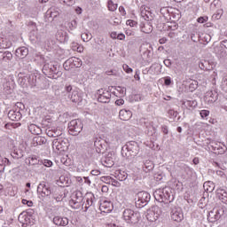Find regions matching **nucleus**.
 <instances>
[{
  "label": "nucleus",
  "instance_id": "obj_35",
  "mask_svg": "<svg viewBox=\"0 0 227 227\" xmlns=\"http://www.w3.org/2000/svg\"><path fill=\"white\" fill-rule=\"evenodd\" d=\"M191 40H192V42H194L195 43H198V42H200V31H198V28H195L192 32Z\"/></svg>",
  "mask_w": 227,
  "mask_h": 227
},
{
  "label": "nucleus",
  "instance_id": "obj_26",
  "mask_svg": "<svg viewBox=\"0 0 227 227\" xmlns=\"http://www.w3.org/2000/svg\"><path fill=\"white\" fill-rule=\"evenodd\" d=\"M153 168H155V165H153V161L150 160H146L144 162V166H143V170L145 173H150V171L153 170Z\"/></svg>",
  "mask_w": 227,
  "mask_h": 227
},
{
  "label": "nucleus",
  "instance_id": "obj_43",
  "mask_svg": "<svg viewBox=\"0 0 227 227\" xmlns=\"http://www.w3.org/2000/svg\"><path fill=\"white\" fill-rule=\"evenodd\" d=\"M91 38H93V36L90 33L82 34V40H83L84 42H90Z\"/></svg>",
  "mask_w": 227,
  "mask_h": 227
},
{
  "label": "nucleus",
  "instance_id": "obj_56",
  "mask_svg": "<svg viewBox=\"0 0 227 227\" xmlns=\"http://www.w3.org/2000/svg\"><path fill=\"white\" fill-rule=\"evenodd\" d=\"M64 4H67V6H72L74 3H75V0H63Z\"/></svg>",
  "mask_w": 227,
  "mask_h": 227
},
{
  "label": "nucleus",
  "instance_id": "obj_24",
  "mask_svg": "<svg viewBox=\"0 0 227 227\" xmlns=\"http://www.w3.org/2000/svg\"><path fill=\"white\" fill-rule=\"evenodd\" d=\"M56 38L59 42L65 43L68 42V35L66 31L59 30L56 34Z\"/></svg>",
  "mask_w": 227,
  "mask_h": 227
},
{
  "label": "nucleus",
  "instance_id": "obj_52",
  "mask_svg": "<svg viewBox=\"0 0 227 227\" xmlns=\"http://www.w3.org/2000/svg\"><path fill=\"white\" fill-rule=\"evenodd\" d=\"M106 75H118V72L116 70H108V71H106Z\"/></svg>",
  "mask_w": 227,
  "mask_h": 227
},
{
  "label": "nucleus",
  "instance_id": "obj_58",
  "mask_svg": "<svg viewBox=\"0 0 227 227\" xmlns=\"http://www.w3.org/2000/svg\"><path fill=\"white\" fill-rule=\"evenodd\" d=\"M164 82L166 86H169L171 84V77L167 76L164 78Z\"/></svg>",
  "mask_w": 227,
  "mask_h": 227
},
{
  "label": "nucleus",
  "instance_id": "obj_11",
  "mask_svg": "<svg viewBox=\"0 0 227 227\" xmlns=\"http://www.w3.org/2000/svg\"><path fill=\"white\" fill-rule=\"evenodd\" d=\"M218 97L219 94H217L215 90H209L206 92L204 96V102H206V104H214V102L217 101Z\"/></svg>",
  "mask_w": 227,
  "mask_h": 227
},
{
  "label": "nucleus",
  "instance_id": "obj_61",
  "mask_svg": "<svg viewBox=\"0 0 227 227\" xmlns=\"http://www.w3.org/2000/svg\"><path fill=\"white\" fill-rule=\"evenodd\" d=\"M118 178L121 182H123V180H127V174L118 175Z\"/></svg>",
  "mask_w": 227,
  "mask_h": 227
},
{
  "label": "nucleus",
  "instance_id": "obj_38",
  "mask_svg": "<svg viewBox=\"0 0 227 227\" xmlns=\"http://www.w3.org/2000/svg\"><path fill=\"white\" fill-rule=\"evenodd\" d=\"M100 210H104V212H111V204L107 201L103 202L100 205Z\"/></svg>",
  "mask_w": 227,
  "mask_h": 227
},
{
  "label": "nucleus",
  "instance_id": "obj_5",
  "mask_svg": "<svg viewBox=\"0 0 227 227\" xmlns=\"http://www.w3.org/2000/svg\"><path fill=\"white\" fill-rule=\"evenodd\" d=\"M224 212H226V208L223 207H215L213 210L209 211L207 219L209 223H216V221L221 219L222 215H224Z\"/></svg>",
  "mask_w": 227,
  "mask_h": 227
},
{
  "label": "nucleus",
  "instance_id": "obj_41",
  "mask_svg": "<svg viewBox=\"0 0 227 227\" xmlns=\"http://www.w3.org/2000/svg\"><path fill=\"white\" fill-rule=\"evenodd\" d=\"M200 39L201 40V42H206V43H208V42H210L211 40V37H210V35L208 34H202L200 36Z\"/></svg>",
  "mask_w": 227,
  "mask_h": 227
},
{
  "label": "nucleus",
  "instance_id": "obj_30",
  "mask_svg": "<svg viewBox=\"0 0 227 227\" xmlns=\"http://www.w3.org/2000/svg\"><path fill=\"white\" fill-rule=\"evenodd\" d=\"M59 15V11L55 7H51L46 12V16L50 19H56Z\"/></svg>",
  "mask_w": 227,
  "mask_h": 227
},
{
  "label": "nucleus",
  "instance_id": "obj_8",
  "mask_svg": "<svg viewBox=\"0 0 227 227\" xmlns=\"http://www.w3.org/2000/svg\"><path fill=\"white\" fill-rule=\"evenodd\" d=\"M37 192L43 197L51 196V194H52V189L51 188V184L44 181L41 182L37 186Z\"/></svg>",
  "mask_w": 227,
  "mask_h": 227
},
{
  "label": "nucleus",
  "instance_id": "obj_10",
  "mask_svg": "<svg viewBox=\"0 0 227 227\" xmlns=\"http://www.w3.org/2000/svg\"><path fill=\"white\" fill-rule=\"evenodd\" d=\"M82 192H77L74 196L73 197V200L69 201V205L73 208H81L82 206V208H84V204H82Z\"/></svg>",
  "mask_w": 227,
  "mask_h": 227
},
{
  "label": "nucleus",
  "instance_id": "obj_22",
  "mask_svg": "<svg viewBox=\"0 0 227 227\" xmlns=\"http://www.w3.org/2000/svg\"><path fill=\"white\" fill-rule=\"evenodd\" d=\"M47 143V138L45 137L36 136L33 138L32 145L33 146H42Z\"/></svg>",
  "mask_w": 227,
  "mask_h": 227
},
{
  "label": "nucleus",
  "instance_id": "obj_28",
  "mask_svg": "<svg viewBox=\"0 0 227 227\" xmlns=\"http://www.w3.org/2000/svg\"><path fill=\"white\" fill-rule=\"evenodd\" d=\"M28 130L31 132V134L35 136H40V134H42V128L38 127L36 124H30L28 126Z\"/></svg>",
  "mask_w": 227,
  "mask_h": 227
},
{
  "label": "nucleus",
  "instance_id": "obj_23",
  "mask_svg": "<svg viewBox=\"0 0 227 227\" xmlns=\"http://www.w3.org/2000/svg\"><path fill=\"white\" fill-rule=\"evenodd\" d=\"M13 59V54L10 51H0V61H12Z\"/></svg>",
  "mask_w": 227,
  "mask_h": 227
},
{
  "label": "nucleus",
  "instance_id": "obj_34",
  "mask_svg": "<svg viewBox=\"0 0 227 227\" xmlns=\"http://www.w3.org/2000/svg\"><path fill=\"white\" fill-rule=\"evenodd\" d=\"M140 10H141L140 12L141 17H143L145 20H150V15H151L150 11L146 10V7L145 6H142Z\"/></svg>",
  "mask_w": 227,
  "mask_h": 227
},
{
  "label": "nucleus",
  "instance_id": "obj_15",
  "mask_svg": "<svg viewBox=\"0 0 227 227\" xmlns=\"http://www.w3.org/2000/svg\"><path fill=\"white\" fill-rule=\"evenodd\" d=\"M77 61H79V59L76 58H71L66 60L63 64L65 70H70V68H74V67H79L80 66L75 64Z\"/></svg>",
  "mask_w": 227,
  "mask_h": 227
},
{
  "label": "nucleus",
  "instance_id": "obj_3",
  "mask_svg": "<svg viewBox=\"0 0 227 227\" xmlns=\"http://www.w3.org/2000/svg\"><path fill=\"white\" fill-rule=\"evenodd\" d=\"M122 217L128 224H137L139 219H141V215L139 212L127 208L123 211Z\"/></svg>",
  "mask_w": 227,
  "mask_h": 227
},
{
  "label": "nucleus",
  "instance_id": "obj_48",
  "mask_svg": "<svg viewBox=\"0 0 227 227\" xmlns=\"http://www.w3.org/2000/svg\"><path fill=\"white\" fill-rule=\"evenodd\" d=\"M153 215H155V212H153V210L147 211L146 217H147L148 221H153V219H152V217H153Z\"/></svg>",
  "mask_w": 227,
  "mask_h": 227
},
{
  "label": "nucleus",
  "instance_id": "obj_36",
  "mask_svg": "<svg viewBox=\"0 0 227 227\" xmlns=\"http://www.w3.org/2000/svg\"><path fill=\"white\" fill-rule=\"evenodd\" d=\"M205 196H208V193H204L203 197L200 199V208H207V203H208V199L205 198Z\"/></svg>",
  "mask_w": 227,
  "mask_h": 227
},
{
  "label": "nucleus",
  "instance_id": "obj_39",
  "mask_svg": "<svg viewBox=\"0 0 227 227\" xmlns=\"http://www.w3.org/2000/svg\"><path fill=\"white\" fill-rule=\"evenodd\" d=\"M118 9V4H114L113 0L108 1V10L109 12H116Z\"/></svg>",
  "mask_w": 227,
  "mask_h": 227
},
{
  "label": "nucleus",
  "instance_id": "obj_47",
  "mask_svg": "<svg viewBox=\"0 0 227 227\" xmlns=\"http://www.w3.org/2000/svg\"><path fill=\"white\" fill-rule=\"evenodd\" d=\"M50 72L51 74H54V75H58V74H59V72L58 71V67L57 66H51L50 67Z\"/></svg>",
  "mask_w": 227,
  "mask_h": 227
},
{
  "label": "nucleus",
  "instance_id": "obj_55",
  "mask_svg": "<svg viewBox=\"0 0 227 227\" xmlns=\"http://www.w3.org/2000/svg\"><path fill=\"white\" fill-rule=\"evenodd\" d=\"M221 15H223V10H219L217 12V13L214 14L213 17H215V19H216L217 20H219V19H221Z\"/></svg>",
  "mask_w": 227,
  "mask_h": 227
},
{
  "label": "nucleus",
  "instance_id": "obj_31",
  "mask_svg": "<svg viewBox=\"0 0 227 227\" xmlns=\"http://www.w3.org/2000/svg\"><path fill=\"white\" fill-rule=\"evenodd\" d=\"M10 164H12L10 160L0 156V173H4V168H6V166H10Z\"/></svg>",
  "mask_w": 227,
  "mask_h": 227
},
{
  "label": "nucleus",
  "instance_id": "obj_2",
  "mask_svg": "<svg viewBox=\"0 0 227 227\" xmlns=\"http://www.w3.org/2000/svg\"><path fill=\"white\" fill-rule=\"evenodd\" d=\"M137 153H139V145L137 142H128L121 148V155L122 157H126V159H134Z\"/></svg>",
  "mask_w": 227,
  "mask_h": 227
},
{
  "label": "nucleus",
  "instance_id": "obj_51",
  "mask_svg": "<svg viewBox=\"0 0 227 227\" xmlns=\"http://www.w3.org/2000/svg\"><path fill=\"white\" fill-rule=\"evenodd\" d=\"M127 26H130V27H134V26L137 25V22H136L135 20H128L126 21Z\"/></svg>",
  "mask_w": 227,
  "mask_h": 227
},
{
  "label": "nucleus",
  "instance_id": "obj_60",
  "mask_svg": "<svg viewBox=\"0 0 227 227\" xmlns=\"http://www.w3.org/2000/svg\"><path fill=\"white\" fill-rule=\"evenodd\" d=\"M60 162L64 164V166H70V162H68V160H67V158H61Z\"/></svg>",
  "mask_w": 227,
  "mask_h": 227
},
{
  "label": "nucleus",
  "instance_id": "obj_7",
  "mask_svg": "<svg viewBox=\"0 0 227 227\" xmlns=\"http://www.w3.org/2000/svg\"><path fill=\"white\" fill-rule=\"evenodd\" d=\"M19 222L22 227L33 226L35 224V219L29 212H22L18 217Z\"/></svg>",
  "mask_w": 227,
  "mask_h": 227
},
{
  "label": "nucleus",
  "instance_id": "obj_53",
  "mask_svg": "<svg viewBox=\"0 0 227 227\" xmlns=\"http://www.w3.org/2000/svg\"><path fill=\"white\" fill-rule=\"evenodd\" d=\"M22 203H23V205H27V207H33V201H31V200H27L26 199H23Z\"/></svg>",
  "mask_w": 227,
  "mask_h": 227
},
{
  "label": "nucleus",
  "instance_id": "obj_32",
  "mask_svg": "<svg viewBox=\"0 0 227 227\" xmlns=\"http://www.w3.org/2000/svg\"><path fill=\"white\" fill-rule=\"evenodd\" d=\"M209 146H211L214 153H215L216 155L224 153V150H223V147L219 146L217 144L211 143Z\"/></svg>",
  "mask_w": 227,
  "mask_h": 227
},
{
  "label": "nucleus",
  "instance_id": "obj_42",
  "mask_svg": "<svg viewBox=\"0 0 227 227\" xmlns=\"http://www.w3.org/2000/svg\"><path fill=\"white\" fill-rule=\"evenodd\" d=\"M200 215H202V219H207L208 217V214L210 211L207 207L200 208Z\"/></svg>",
  "mask_w": 227,
  "mask_h": 227
},
{
  "label": "nucleus",
  "instance_id": "obj_62",
  "mask_svg": "<svg viewBox=\"0 0 227 227\" xmlns=\"http://www.w3.org/2000/svg\"><path fill=\"white\" fill-rule=\"evenodd\" d=\"M90 175H92L93 176H98V175H100V170L98 169L91 170Z\"/></svg>",
  "mask_w": 227,
  "mask_h": 227
},
{
  "label": "nucleus",
  "instance_id": "obj_13",
  "mask_svg": "<svg viewBox=\"0 0 227 227\" xmlns=\"http://www.w3.org/2000/svg\"><path fill=\"white\" fill-rule=\"evenodd\" d=\"M98 102H101V104H109V102H111V92L107 90L102 91L98 97Z\"/></svg>",
  "mask_w": 227,
  "mask_h": 227
},
{
  "label": "nucleus",
  "instance_id": "obj_63",
  "mask_svg": "<svg viewBox=\"0 0 227 227\" xmlns=\"http://www.w3.org/2000/svg\"><path fill=\"white\" fill-rule=\"evenodd\" d=\"M104 162H106L108 166V168H111L113 166V160H109L107 158L105 159Z\"/></svg>",
  "mask_w": 227,
  "mask_h": 227
},
{
  "label": "nucleus",
  "instance_id": "obj_33",
  "mask_svg": "<svg viewBox=\"0 0 227 227\" xmlns=\"http://www.w3.org/2000/svg\"><path fill=\"white\" fill-rule=\"evenodd\" d=\"M150 70H152V72H154V74L159 75V74L162 72V65L159 63H154L151 66Z\"/></svg>",
  "mask_w": 227,
  "mask_h": 227
},
{
  "label": "nucleus",
  "instance_id": "obj_19",
  "mask_svg": "<svg viewBox=\"0 0 227 227\" xmlns=\"http://www.w3.org/2000/svg\"><path fill=\"white\" fill-rule=\"evenodd\" d=\"M46 134L49 137H59L63 132L56 128H49L46 129Z\"/></svg>",
  "mask_w": 227,
  "mask_h": 227
},
{
  "label": "nucleus",
  "instance_id": "obj_16",
  "mask_svg": "<svg viewBox=\"0 0 227 227\" xmlns=\"http://www.w3.org/2000/svg\"><path fill=\"white\" fill-rule=\"evenodd\" d=\"M216 196H217L218 200H220V201H222V203H223L224 205H227V192H226V190H224L223 188H218L216 190Z\"/></svg>",
  "mask_w": 227,
  "mask_h": 227
},
{
  "label": "nucleus",
  "instance_id": "obj_25",
  "mask_svg": "<svg viewBox=\"0 0 227 227\" xmlns=\"http://www.w3.org/2000/svg\"><path fill=\"white\" fill-rule=\"evenodd\" d=\"M67 97L74 104H77V102H81V100H82V98H81V96H79V92L77 90H73L71 93L68 94Z\"/></svg>",
  "mask_w": 227,
  "mask_h": 227
},
{
  "label": "nucleus",
  "instance_id": "obj_50",
  "mask_svg": "<svg viewBox=\"0 0 227 227\" xmlns=\"http://www.w3.org/2000/svg\"><path fill=\"white\" fill-rule=\"evenodd\" d=\"M102 182H105L106 184H111L113 177L111 176H102L101 177Z\"/></svg>",
  "mask_w": 227,
  "mask_h": 227
},
{
  "label": "nucleus",
  "instance_id": "obj_59",
  "mask_svg": "<svg viewBox=\"0 0 227 227\" xmlns=\"http://www.w3.org/2000/svg\"><path fill=\"white\" fill-rule=\"evenodd\" d=\"M208 17L204 16V17H200V24H205V22H207Z\"/></svg>",
  "mask_w": 227,
  "mask_h": 227
},
{
  "label": "nucleus",
  "instance_id": "obj_18",
  "mask_svg": "<svg viewBox=\"0 0 227 227\" xmlns=\"http://www.w3.org/2000/svg\"><path fill=\"white\" fill-rule=\"evenodd\" d=\"M8 118L12 121H19V120L22 118V114H20V111L10 110L8 113Z\"/></svg>",
  "mask_w": 227,
  "mask_h": 227
},
{
  "label": "nucleus",
  "instance_id": "obj_27",
  "mask_svg": "<svg viewBox=\"0 0 227 227\" xmlns=\"http://www.w3.org/2000/svg\"><path fill=\"white\" fill-rule=\"evenodd\" d=\"M94 201H95V195L89 194L86 198V203H85V206H84V208H85L84 212H87L88 208H90V207L93 206Z\"/></svg>",
  "mask_w": 227,
  "mask_h": 227
},
{
  "label": "nucleus",
  "instance_id": "obj_40",
  "mask_svg": "<svg viewBox=\"0 0 227 227\" xmlns=\"http://www.w3.org/2000/svg\"><path fill=\"white\" fill-rule=\"evenodd\" d=\"M200 118H202V120H208V116L210 115V111L201 110L200 112Z\"/></svg>",
  "mask_w": 227,
  "mask_h": 227
},
{
  "label": "nucleus",
  "instance_id": "obj_64",
  "mask_svg": "<svg viewBox=\"0 0 227 227\" xmlns=\"http://www.w3.org/2000/svg\"><path fill=\"white\" fill-rule=\"evenodd\" d=\"M123 104H125V100H123V99H117L115 101L116 106H123Z\"/></svg>",
  "mask_w": 227,
  "mask_h": 227
},
{
  "label": "nucleus",
  "instance_id": "obj_37",
  "mask_svg": "<svg viewBox=\"0 0 227 227\" xmlns=\"http://www.w3.org/2000/svg\"><path fill=\"white\" fill-rule=\"evenodd\" d=\"M94 146H96V152H98V153H102V152H104V145H102V141L96 140L94 142Z\"/></svg>",
  "mask_w": 227,
  "mask_h": 227
},
{
  "label": "nucleus",
  "instance_id": "obj_46",
  "mask_svg": "<svg viewBox=\"0 0 227 227\" xmlns=\"http://www.w3.org/2000/svg\"><path fill=\"white\" fill-rule=\"evenodd\" d=\"M153 54V52L152 51V50H150L148 48L146 49V51H145L143 52L144 58H152Z\"/></svg>",
  "mask_w": 227,
  "mask_h": 227
},
{
  "label": "nucleus",
  "instance_id": "obj_57",
  "mask_svg": "<svg viewBox=\"0 0 227 227\" xmlns=\"http://www.w3.org/2000/svg\"><path fill=\"white\" fill-rule=\"evenodd\" d=\"M118 91H119L121 95H126V93H127V88H124V87H118Z\"/></svg>",
  "mask_w": 227,
  "mask_h": 227
},
{
  "label": "nucleus",
  "instance_id": "obj_54",
  "mask_svg": "<svg viewBox=\"0 0 227 227\" xmlns=\"http://www.w3.org/2000/svg\"><path fill=\"white\" fill-rule=\"evenodd\" d=\"M163 63L165 67H168V68H171V65H172L171 59H167L163 61Z\"/></svg>",
  "mask_w": 227,
  "mask_h": 227
},
{
  "label": "nucleus",
  "instance_id": "obj_17",
  "mask_svg": "<svg viewBox=\"0 0 227 227\" xmlns=\"http://www.w3.org/2000/svg\"><path fill=\"white\" fill-rule=\"evenodd\" d=\"M119 118L123 121H129L132 118V112L130 110L122 109L119 112Z\"/></svg>",
  "mask_w": 227,
  "mask_h": 227
},
{
  "label": "nucleus",
  "instance_id": "obj_49",
  "mask_svg": "<svg viewBox=\"0 0 227 227\" xmlns=\"http://www.w3.org/2000/svg\"><path fill=\"white\" fill-rule=\"evenodd\" d=\"M123 70L126 72V74H132L133 70L131 67H129V65L124 64L122 66Z\"/></svg>",
  "mask_w": 227,
  "mask_h": 227
},
{
  "label": "nucleus",
  "instance_id": "obj_6",
  "mask_svg": "<svg viewBox=\"0 0 227 227\" xmlns=\"http://www.w3.org/2000/svg\"><path fill=\"white\" fill-rule=\"evenodd\" d=\"M137 200L136 201V207L137 208H143L150 203L152 196L147 192H140L137 193Z\"/></svg>",
  "mask_w": 227,
  "mask_h": 227
},
{
  "label": "nucleus",
  "instance_id": "obj_20",
  "mask_svg": "<svg viewBox=\"0 0 227 227\" xmlns=\"http://www.w3.org/2000/svg\"><path fill=\"white\" fill-rule=\"evenodd\" d=\"M29 54V50L26 47H20L16 50V57L20 59H24Z\"/></svg>",
  "mask_w": 227,
  "mask_h": 227
},
{
  "label": "nucleus",
  "instance_id": "obj_29",
  "mask_svg": "<svg viewBox=\"0 0 227 227\" xmlns=\"http://www.w3.org/2000/svg\"><path fill=\"white\" fill-rule=\"evenodd\" d=\"M28 164L30 166H41L42 160L38 156L32 155L28 157Z\"/></svg>",
  "mask_w": 227,
  "mask_h": 227
},
{
  "label": "nucleus",
  "instance_id": "obj_4",
  "mask_svg": "<svg viewBox=\"0 0 227 227\" xmlns=\"http://www.w3.org/2000/svg\"><path fill=\"white\" fill-rule=\"evenodd\" d=\"M83 127L84 125L82 124V121H81V120H73L68 123L69 134H71V136H79V134L82 132Z\"/></svg>",
  "mask_w": 227,
  "mask_h": 227
},
{
  "label": "nucleus",
  "instance_id": "obj_1",
  "mask_svg": "<svg viewBox=\"0 0 227 227\" xmlns=\"http://www.w3.org/2000/svg\"><path fill=\"white\" fill-rule=\"evenodd\" d=\"M153 196L159 203H172L175 200V196L171 192V189L168 187L163 188L162 190H157Z\"/></svg>",
  "mask_w": 227,
  "mask_h": 227
},
{
  "label": "nucleus",
  "instance_id": "obj_21",
  "mask_svg": "<svg viewBox=\"0 0 227 227\" xmlns=\"http://www.w3.org/2000/svg\"><path fill=\"white\" fill-rule=\"evenodd\" d=\"M53 223L56 224V226H67L68 225V218L55 216L53 218Z\"/></svg>",
  "mask_w": 227,
  "mask_h": 227
},
{
  "label": "nucleus",
  "instance_id": "obj_45",
  "mask_svg": "<svg viewBox=\"0 0 227 227\" xmlns=\"http://www.w3.org/2000/svg\"><path fill=\"white\" fill-rule=\"evenodd\" d=\"M190 91H194V90H198V81H192L189 85Z\"/></svg>",
  "mask_w": 227,
  "mask_h": 227
},
{
  "label": "nucleus",
  "instance_id": "obj_14",
  "mask_svg": "<svg viewBox=\"0 0 227 227\" xmlns=\"http://www.w3.org/2000/svg\"><path fill=\"white\" fill-rule=\"evenodd\" d=\"M13 88H15V82H13L12 78L5 79L4 82V91H5L7 95H10V93L13 91Z\"/></svg>",
  "mask_w": 227,
  "mask_h": 227
},
{
  "label": "nucleus",
  "instance_id": "obj_9",
  "mask_svg": "<svg viewBox=\"0 0 227 227\" xmlns=\"http://www.w3.org/2000/svg\"><path fill=\"white\" fill-rule=\"evenodd\" d=\"M68 140L63 137L55 138L52 141V148L59 152H65V148H67Z\"/></svg>",
  "mask_w": 227,
  "mask_h": 227
},
{
  "label": "nucleus",
  "instance_id": "obj_12",
  "mask_svg": "<svg viewBox=\"0 0 227 227\" xmlns=\"http://www.w3.org/2000/svg\"><path fill=\"white\" fill-rule=\"evenodd\" d=\"M172 221H176V223H181L184 220V213L180 207H176L172 209L171 215Z\"/></svg>",
  "mask_w": 227,
  "mask_h": 227
},
{
  "label": "nucleus",
  "instance_id": "obj_44",
  "mask_svg": "<svg viewBox=\"0 0 227 227\" xmlns=\"http://www.w3.org/2000/svg\"><path fill=\"white\" fill-rule=\"evenodd\" d=\"M41 166H45L46 168H51L52 161L51 160H41Z\"/></svg>",
  "mask_w": 227,
  "mask_h": 227
}]
</instances>
